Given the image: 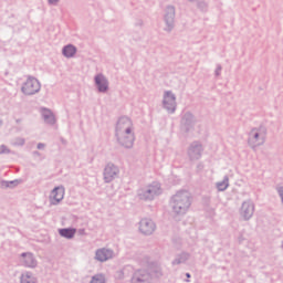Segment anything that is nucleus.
<instances>
[{
	"instance_id": "nucleus-1",
	"label": "nucleus",
	"mask_w": 283,
	"mask_h": 283,
	"mask_svg": "<svg viewBox=\"0 0 283 283\" xmlns=\"http://www.w3.org/2000/svg\"><path fill=\"white\" fill-rule=\"evenodd\" d=\"M193 198L187 190H179L170 198L169 207L174 216H186L187 211L191 209Z\"/></svg>"
},
{
	"instance_id": "nucleus-2",
	"label": "nucleus",
	"mask_w": 283,
	"mask_h": 283,
	"mask_svg": "<svg viewBox=\"0 0 283 283\" xmlns=\"http://www.w3.org/2000/svg\"><path fill=\"white\" fill-rule=\"evenodd\" d=\"M161 195L163 187L158 181H153L151 184L137 189V198L143 202H154V200H156V198Z\"/></svg>"
},
{
	"instance_id": "nucleus-3",
	"label": "nucleus",
	"mask_w": 283,
	"mask_h": 283,
	"mask_svg": "<svg viewBox=\"0 0 283 283\" xmlns=\"http://www.w3.org/2000/svg\"><path fill=\"white\" fill-rule=\"evenodd\" d=\"M266 143V127L260 126L254 127L248 134V145L252 149H258V147H262Z\"/></svg>"
},
{
	"instance_id": "nucleus-4",
	"label": "nucleus",
	"mask_w": 283,
	"mask_h": 283,
	"mask_svg": "<svg viewBox=\"0 0 283 283\" xmlns=\"http://www.w3.org/2000/svg\"><path fill=\"white\" fill-rule=\"evenodd\" d=\"M21 92L24 96H34V94L41 92V82H39L36 77L29 75L21 86Z\"/></svg>"
},
{
	"instance_id": "nucleus-5",
	"label": "nucleus",
	"mask_w": 283,
	"mask_h": 283,
	"mask_svg": "<svg viewBox=\"0 0 283 283\" xmlns=\"http://www.w3.org/2000/svg\"><path fill=\"white\" fill-rule=\"evenodd\" d=\"M165 32H171L176 28V7L167 6L164 14Z\"/></svg>"
},
{
	"instance_id": "nucleus-6",
	"label": "nucleus",
	"mask_w": 283,
	"mask_h": 283,
	"mask_svg": "<svg viewBox=\"0 0 283 283\" xmlns=\"http://www.w3.org/2000/svg\"><path fill=\"white\" fill-rule=\"evenodd\" d=\"M115 138L118 145L124 147V149H132L134 147V143L136 142V135L134 134V130L130 133H117L115 134Z\"/></svg>"
},
{
	"instance_id": "nucleus-7",
	"label": "nucleus",
	"mask_w": 283,
	"mask_h": 283,
	"mask_svg": "<svg viewBox=\"0 0 283 283\" xmlns=\"http://www.w3.org/2000/svg\"><path fill=\"white\" fill-rule=\"evenodd\" d=\"M120 174V168L116 166L114 163H108L105 165L103 170V180L106 182V185H109V182H114L116 178H118V175Z\"/></svg>"
},
{
	"instance_id": "nucleus-8",
	"label": "nucleus",
	"mask_w": 283,
	"mask_h": 283,
	"mask_svg": "<svg viewBox=\"0 0 283 283\" xmlns=\"http://www.w3.org/2000/svg\"><path fill=\"white\" fill-rule=\"evenodd\" d=\"M205 151V147L202 146V143L199 140L192 142L188 149H187V156L190 161L200 160L202 158V153Z\"/></svg>"
},
{
	"instance_id": "nucleus-9",
	"label": "nucleus",
	"mask_w": 283,
	"mask_h": 283,
	"mask_svg": "<svg viewBox=\"0 0 283 283\" xmlns=\"http://www.w3.org/2000/svg\"><path fill=\"white\" fill-rule=\"evenodd\" d=\"M134 132V123L128 116H122L118 118L115 126V134H130Z\"/></svg>"
},
{
	"instance_id": "nucleus-10",
	"label": "nucleus",
	"mask_w": 283,
	"mask_h": 283,
	"mask_svg": "<svg viewBox=\"0 0 283 283\" xmlns=\"http://www.w3.org/2000/svg\"><path fill=\"white\" fill-rule=\"evenodd\" d=\"M255 213V203L251 200L243 201L241 208L239 210V214L244 220V222H249L253 218Z\"/></svg>"
},
{
	"instance_id": "nucleus-11",
	"label": "nucleus",
	"mask_w": 283,
	"mask_h": 283,
	"mask_svg": "<svg viewBox=\"0 0 283 283\" xmlns=\"http://www.w3.org/2000/svg\"><path fill=\"white\" fill-rule=\"evenodd\" d=\"M163 107L168 112V114H176L178 104L176 103V95L171 91L165 92Z\"/></svg>"
},
{
	"instance_id": "nucleus-12",
	"label": "nucleus",
	"mask_w": 283,
	"mask_h": 283,
	"mask_svg": "<svg viewBox=\"0 0 283 283\" xmlns=\"http://www.w3.org/2000/svg\"><path fill=\"white\" fill-rule=\"evenodd\" d=\"M95 87L99 94H107L109 92V80L103 73H98L94 76Z\"/></svg>"
},
{
	"instance_id": "nucleus-13",
	"label": "nucleus",
	"mask_w": 283,
	"mask_h": 283,
	"mask_svg": "<svg viewBox=\"0 0 283 283\" xmlns=\"http://www.w3.org/2000/svg\"><path fill=\"white\" fill-rule=\"evenodd\" d=\"M181 129L186 132V134H189L191 129L196 126V116L191 112H186L181 117Z\"/></svg>"
},
{
	"instance_id": "nucleus-14",
	"label": "nucleus",
	"mask_w": 283,
	"mask_h": 283,
	"mask_svg": "<svg viewBox=\"0 0 283 283\" xmlns=\"http://www.w3.org/2000/svg\"><path fill=\"white\" fill-rule=\"evenodd\" d=\"M130 283H151V274L146 269L136 270L133 273Z\"/></svg>"
},
{
	"instance_id": "nucleus-15",
	"label": "nucleus",
	"mask_w": 283,
	"mask_h": 283,
	"mask_svg": "<svg viewBox=\"0 0 283 283\" xmlns=\"http://www.w3.org/2000/svg\"><path fill=\"white\" fill-rule=\"evenodd\" d=\"M156 231V223L151 219L144 218L139 221V232L143 235H151Z\"/></svg>"
},
{
	"instance_id": "nucleus-16",
	"label": "nucleus",
	"mask_w": 283,
	"mask_h": 283,
	"mask_svg": "<svg viewBox=\"0 0 283 283\" xmlns=\"http://www.w3.org/2000/svg\"><path fill=\"white\" fill-rule=\"evenodd\" d=\"M20 258L22 266H25L27 269H36L39 262L32 252H23L20 254Z\"/></svg>"
},
{
	"instance_id": "nucleus-17",
	"label": "nucleus",
	"mask_w": 283,
	"mask_h": 283,
	"mask_svg": "<svg viewBox=\"0 0 283 283\" xmlns=\"http://www.w3.org/2000/svg\"><path fill=\"white\" fill-rule=\"evenodd\" d=\"M51 205H59L65 198V188L63 186L55 187L51 192Z\"/></svg>"
},
{
	"instance_id": "nucleus-18",
	"label": "nucleus",
	"mask_w": 283,
	"mask_h": 283,
	"mask_svg": "<svg viewBox=\"0 0 283 283\" xmlns=\"http://www.w3.org/2000/svg\"><path fill=\"white\" fill-rule=\"evenodd\" d=\"M112 258H114V251L113 250L103 248V249H98L95 252V259L98 262H107V260H112Z\"/></svg>"
},
{
	"instance_id": "nucleus-19",
	"label": "nucleus",
	"mask_w": 283,
	"mask_h": 283,
	"mask_svg": "<svg viewBox=\"0 0 283 283\" xmlns=\"http://www.w3.org/2000/svg\"><path fill=\"white\" fill-rule=\"evenodd\" d=\"M40 112H41V116H42L44 123H46V125H56V117L54 116V113L52 112V109L42 107L40 109Z\"/></svg>"
},
{
	"instance_id": "nucleus-20",
	"label": "nucleus",
	"mask_w": 283,
	"mask_h": 283,
	"mask_svg": "<svg viewBox=\"0 0 283 283\" xmlns=\"http://www.w3.org/2000/svg\"><path fill=\"white\" fill-rule=\"evenodd\" d=\"M150 275V282H154V280H159V277H163V268L158 264H151L148 269H146Z\"/></svg>"
},
{
	"instance_id": "nucleus-21",
	"label": "nucleus",
	"mask_w": 283,
	"mask_h": 283,
	"mask_svg": "<svg viewBox=\"0 0 283 283\" xmlns=\"http://www.w3.org/2000/svg\"><path fill=\"white\" fill-rule=\"evenodd\" d=\"M77 49L73 44H67L63 46L62 54L65 59H74L76 56Z\"/></svg>"
},
{
	"instance_id": "nucleus-22",
	"label": "nucleus",
	"mask_w": 283,
	"mask_h": 283,
	"mask_svg": "<svg viewBox=\"0 0 283 283\" xmlns=\"http://www.w3.org/2000/svg\"><path fill=\"white\" fill-rule=\"evenodd\" d=\"M61 238H66V240H72L76 235V228H62L59 229Z\"/></svg>"
},
{
	"instance_id": "nucleus-23",
	"label": "nucleus",
	"mask_w": 283,
	"mask_h": 283,
	"mask_svg": "<svg viewBox=\"0 0 283 283\" xmlns=\"http://www.w3.org/2000/svg\"><path fill=\"white\" fill-rule=\"evenodd\" d=\"M189 258H191V254H189V252H181L180 254L176 255L175 260H172L171 262V265L176 266L178 264H185V262H187Z\"/></svg>"
},
{
	"instance_id": "nucleus-24",
	"label": "nucleus",
	"mask_w": 283,
	"mask_h": 283,
	"mask_svg": "<svg viewBox=\"0 0 283 283\" xmlns=\"http://www.w3.org/2000/svg\"><path fill=\"white\" fill-rule=\"evenodd\" d=\"M20 283H38V280L32 272H24L21 274Z\"/></svg>"
},
{
	"instance_id": "nucleus-25",
	"label": "nucleus",
	"mask_w": 283,
	"mask_h": 283,
	"mask_svg": "<svg viewBox=\"0 0 283 283\" xmlns=\"http://www.w3.org/2000/svg\"><path fill=\"white\" fill-rule=\"evenodd\" d=\"M20 182H21V180H19V179H15V180H12V181L2 180L0 182V185H1L2 189H13V187H19Z\"/></svg>"
},
{
	"instance_id": "nucleus-26",
	"label": "nucleus",
	"mask_w": 283,
	"mask_h": 283,
	"mask_svg": "<svg viewBox=\"0 0 283 283\" xmlns=\"http://www.w3.org/2000/svg\"><path fill=\"white\" fill-rule=\"evenodd\" d=\"M229 188V177H224V179L220 182H217L218 191H227Z\"/></svg>"
},
{
	"instance_id": "nucleus-27",
	"label": "nucleus",
	"mask_w": 283,
	"mask_h": 283,
	"mask_svg": "<svg viewBox=\"0 0 283 283\" xmlns=\"http://www.w3.org/2000/svg\"><path fill=\"white\" fill-rule=\"evenodd\" d=\"M197 8L201 11V12H207V10H209V3L205 0H201L199 2H197Z\"/></svg>"
},
{
	"instance_id": "nucleus-28",
	"label": "nucleus",
	"mask_w": 283,
	"mask_h": 283,
	"mask_svg": "<svg viewBox=\"0 0 283 283\" xmlns=\"http://www.w3.org/2000/svg\"><path fill=\"white\" fill-rule=\"evenodd\" d=\"M90 283H105V275L103 274H95Z\"/></svg>"
},
{
	"instance_id": "nucleus-29",
	"label": "nucleus",
	"mask_w": 283,
	"mask_h": 283,
	"mask_svg": "<svg viewBox=\"0 0 283 283\" xmlns=\"http://www.w3.org/2000/svg\"><path fill=\"white\" fill-rule=\"evenodd\" d=\"M13 145H15L17 147H23V145H25V138H22V137L15 138V142L13 143Z\"/></svg>"
},
{
	"instance_id": "nucleus-30",
	"label": "nucleus",
	"mask_w": 283,
	"mask_h": 283,
	"mask_svg": "<svg viewBox=\"0 0 283 283\" xmlns=\"http://www.w3.org/2000/svg\"><path fill=\"white\" fill-rule=\"evenodd\" d=\"M11 153H12V150H10V148H8V146H6L3 144L0 146V156L3 154H11Z\"/></svg>"
},
{
	"instance_id": "nucleus-31",
	"label": "nucleus",
	"mask_w": 283,
	"mask_h": 283,
	"mask_svg": "<svg viewBox=\"0 0 283 283\" xmlns=\"http://www.w3.org/2000/svg\"><path fill=\"white\" fill-rule=\"evenodd\" d=\"M220 74H222V65L221 64H217L216 71H214V75L216 76H220Z\"/></svg>"
},
{
	"instance_id": "nucleus-32",
	"label": "nucleus",
	"mask_w": 283,
	"mask_h": 283,
	"mask_svg": "<svg viewBox=\"0 0 283 283\" xmlns=\"http://www.w3.org/2000/svg\"><path fill=\"white\" fill-rule=\"evenodd\" d=\"M280 198L283 197V186L276 188Z\"/></svg>"
},
{
	"instance_id": "nucleus-33",
	"label": "nucleus",
	"mask_w": 283,
	"mask_h": 283,
	"mask_svg": "<svg viewBox=\"0 0 283 283\" xmlns=\"http://www.w3.org/2000/svg\"><path fill=\"white\" fill-rule=\"evenodd\" d=\"M49 6H57L59 0H48Z\"/></svg>"
},
{
	"instance_id": "nucleus-34",
	"label": "nucleus",
	"mask_w": 283,
	"mask_h": 283,
	"mask_svg": "<svg viewBox=\"0 0 283 283\" xmlns=\"http://www.w3.org/2000/svg\"><path fill=\"white\" fill-rule=\"evenodd\" d=\"M197 169L198 171H202V169H205V164H198Z\"/></svg>"
},
{
	"instance_id": "nucleus-35",
	"label": "nucleus",
	"mask_w": 283,
	"mask_h": 283,
	"mask_svg": "<svg viewBox=\"0 0 283 283\" xmlns=\"http://www.w3.org/2000/svg\"><path fill=\"white\" fill-rule=\"evenodd\" d=\"M38 149H45V144L39 143L36 146Z\"/></svg>"
},
{
	"instance_id": "nucleus-36",
	"label": "nucleus",
	"mask_w": 283,
	"mask_h": 283,
	"mask_svg": "<svg viewBox=\"0 0 283 283\" xmlns=\"http://www.w3.org/2000/svg\"><path fill=\"white\" fill-rule=\"evenodd\" d=\"M78 233H80V235H85V230L84 229H80Z\"/></svg>"
},
{
	"instance_id": "nucleus-37",
	"label": "nucleus",
	"mask_w": 283,
	"mask_h": 283,
	"mask_svg": "<svg viewBox=\"0 0 283 283\" xmlns=\"http://www.w3.org/2000/svg\"><path fill=\"white\" fill-rule=\"evenodd\" d=\"M136 25H139L140 28H143V20H138Z\"/></svg>"
},
{
	"instance_id": "nucleus-38",
	"label": "nucleus",
	"mask_w": 283,
	"mask_h": 283,
	"mask_svg": "<svg viewBox=\"0 0 283 283\" xmlns=\"http://www.w3.org/2000/svg\"><path fill=\"white\" fill-rule=\"evenodd\" d=\"M33 156H41V153L39 150L33 151Z\"/></svg>"
},
{
	"instance_id": "nucleus-39",
	"label": "nucleus",
	"mask_w": 283,
	"mask_h": 283,
	"mask_svg": "<svg viewBox=\"0 0 283 283\" xmlns=\"http://www.w3.org/2000/svg\"><path fill=\"white\" fill-rule=\"evenodd\" d=\"M186 277H187V280H189L191 277V273L187 272Z\"/></svg>"
},
{
	"instance_id": "nucleus-40",
	"label": "nucleus",
	"mask_w": 283,
	"mask_h": 283,
	"mask_svg": "<svg viewBox=\"0 0 283 283\" xmlns=\"http://www.w3.org/2000/svg\"><path fill=\"white\" fill-rule=\"evenodd\" d=\"M21 119H17V123H19Z\"/></svg>"
},
{
	"instance_id": "nucleus-41",
	"label": "nucleus",
	"mask_w": 283,
	"mask_h": 283,
	"mask_svg": "<svg viewBox=\"0 0 283 283\" xmlns=\"http://www.w3.org/2000/svg\"><path fill=\"white\" fill-rule=\"evenodd\" d=\"M189 1L193 2V1H196V0H189Z\"/></svg>"
},
{
	"instance_id": "nucleus-42",
	"label": "nucleus",
	"mask_w": 283,
	"mask_h": 283,
	"mask_svg": "<svg viewBox=\"0 0 283 283\" xmlns=\"http://www.w3.org/2000/svg\"><path fill=\"white\" fill-rule=\"evenodd\" d=\"M186 282H189V279H188V280H186Z\"/></svg>"
}]
</instances>
